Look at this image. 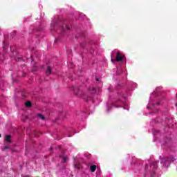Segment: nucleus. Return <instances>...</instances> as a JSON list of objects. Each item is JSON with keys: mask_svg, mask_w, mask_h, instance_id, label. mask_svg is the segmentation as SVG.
Wrapping results in <instances>:
<instances>
[{"mask_svg": "<svg viewBox=\"0 0 177 177\" xmlns=\"http://www.w3.org/2000/svg\"><path fill=\"white\" fill-rule=\"evenodd\" d=\"M25 106H26V107H31L32 106V103L30 101H28L25 102Z\"/></svg>", "mask_w": 177, "mask_h": 177, "instance_id": "0eeeda50", "label": "nucleus"}, {"mask_svg": "<svg viewBox=\"0 0 177 177\" xmlns=\"http://www.w3.org/2000/svg\"><path fill=\"white\" fill-rule=\"evenodd\" d=\"M0 138H2V134H0Z\"/></svg>", "mask_w": 177, "mask_h": 177, "instance_id": "412c9836", "label": "nucleus"}, {"mask_svg": "<svg viewBox=\"0 0 177 177\" xmlns=\"http://www.w3.org/2000/svg\"><path fill=\"white\" fill-rule=\"evenodd\" d=\"M74 167H75V168L80 169V167L78 166V165H75Z\"/></svg>", "mask_w": 177, "mask_h": 177, "instance_id": "ddd939ff", "label": "nucleus"}, {"mask_svg": "<svg viewBox=\"0 0 177 177\" xmlns=\"http://www.w3.org/2000/svg\"><path fill=\"white\" fill-rule=\"evenodd\" d=\"M15 35H16V32L13 31L12 34L11 35L12 38H13V37H15Z\"/></svg>", "mask_w": 177, "mask_h": 177, "instance_id": "f8f14e48", "label": "nucleus"}, {"mask_svg": "<svg viewBox=\"0 0 177 177\" xmlns=\"http://www.w3.org/2000/svg\"><path fill=\"white\" fill-rule=\"evenodd\" d=\"M60 158L62 159L63 162H67V158H66L65 156H59Z\"/></svg>", "mask_w": 177, "mask_h": 177, "instance_id": "9d476101", "label": "nucleus"}, {"mask_svg": "<svg viewBox=\"0 0 177 177\" xmlns=\"http://www.w3.org/2000/svg\"><path fill=\"white\" fill-rule=\"evenodd\" d=\"M125 59V55H123L121 53H117L116 54V59H111V62H122Z\"/></svg>", "mask_w": 177, "mask_h": 177, "instance_id": "f257e3e1", "label": "nucleus"}, {"mask_svg": "<svg viewBox=\"0 0 177 177\" xmlns=\"http://www.w3.org/2000/svg\"><path fill=\"white\" fill-rule=\"evenodd\" d=\"M37 116L39 117V118H41V120H45V116H44V115H42V114H41V113H39L38 115H37Z\"/></svg>", "mask_w": 177, "mask_h": 177, "instance_id": "9b49d317", "label": "nucleus"}, {"mask_svg": "<svg viewBox=\"0 0 177 177\" xmlns=\"http://www.w3.org/2000/svg\"><path fill=\"white\" fill-rule=\"evenodd\" d=\"M16 60H17V62H20V60H21V58L18 57V58L16 59Z\"/></svg>", "mask_w": 177, "mask_h": 177, "instance_id": "2eb2a0df", "label": "nucleus"}, {"mask_svg": "<svg viewBox=\"0 0 177 177\" xmlns=\"http://www.w3.org/2000/svg\"><path fill=\"white\" fill-rule=\"evenodd\" d=\"M148 167H149V165L147 164V165H145V168H147Z\"/></svg>", "mask_w": 177, "mask_h": 177, "instance_id": "6ab92c4d", "label": "nucleus"}, {"mask_svg": "<svg viewBox=\"0 0 177 177\" xmlns=\"http://www.w3.org/2000/svg\"><path fill=\"white\" fill-rule=\"evenodd\" d=\"M4 149H5V150H8V149H9V146H5Z\"/></svg>", "mask_w": 177, "mask_h": 177, "instance_id": "dca6fc26", "label": "nucleus"}, {"mask_svg": "<svg viewBox=\"0 0 177 177\" xmlns=\"http://www.w3.org/2000/svg\"><path fill=\"white\" fill-rule=\"evenodd\" d=\"M10 139H12V136L7 135L4 138V140H6V142H7L8 143H12V140Z\"/></svg>", "mask_w": 177, "mask_h": 177, "instance_id": "39448f33", "label": "nucleus"}, {"mask_svg": "<svg viewBox=\"0 0 177 177\" xmlns=\"http://www.w3.org/2000/svg\"><path fill=\"white\" fill-rule=\"evenodd\" d=\"M6 48H7V46H3V50H5V49H6Z\"/></svg>", "mask_w": 177, "mask_h": 177, "instance_id": "a211bd4d", "label": "nucleus"}, {"mask_svg": "<svg viewBox=\"0 0 177 177\" xmlns=\"http://www.w3.org/2000/svg\"><path fill=\"white\" fill-rule=\"evenodd\" d=\"M51 73H52V70L50 69V66H48L47 70L46 71V74L48 75Z\"/></svg>", "mask_w": 177, "mask_h": 177, "instance_id": "1a4fd4ad", "label": "nucleus"}, {"mask_svg": "<svg viewBox=\"0 0 177 177\" xmlns=\"http://www.w3.org/2000/svg\"><path fill=\"white\" fill-rule=\"evenodd\" d=\"M74 93H75V95H76V96H80V97L84 96V91L82 90V87H76L74 89Z\"/></svg>", "mask_w": 177, "mask_h": 177, "instance_id": "f03ea898", "label": "nucleus"}, {"mask_svg": "<svg viewBox=\"0 0 177 177\" xmlns=\"http://www.w3.org/2000/svg\"><path fill=\"white\" fill-rule=\"evenodd\" d=\"M90 171H91V172H95V171H96V165H91L90 167Z\"/></svg>", "mask_w": 177, "mask_h": 177, "instance_id": "6e6552de", "label": "nucleus"}, {"mask_svg": "<svg viewBox=\"0 0 177 177\" xmlns=\"http://www.w3.org/2000/svg\"><path fill=\"white\" fill-rule=\"evenodd\" d=\"M66 30H70L71 28H70V26L68 25H66Z\"/></svg>", "mask_w": 177, "mask_h": 177, "instance_id": "4468645a", "label": "nucleus"}, {"mask_svg": "<svg viewBox=\"0 0 177 177\" xmlns=\"http://www.w3.org/2000/svg\"><path fill=\"white\" fill-rule=\"evenodd\" d=\"M33 135H34L35 136H37V131H33Z\"/></svg>", "mask_w": 177, "mask_h": 177, "instance_id": "f3484780", "label": "nucleus"}, {"mask_svg": "<svg viewBox=\"0 0 177 177\" xmlns=\"http://www.w3.org/2000/svg\"><path fill=\"white\" fill-rule=\"evenodd\" d=\"M96 81H99V78H95Z\"/></svg>", "mask_w": 177, "mask_h": 177, "instance_id": "aec40b11", "label": "nucleus"}, {"mask_svg": "<svg viewBox=\"0 0 177 177\" xmlns=\"http://www.w3.org/2000/svg\"><path fill=\"white\" fill-rule=\"evenodd\" d=\"M151 168H153V169H157L158 168V163L157 162H153L150 164Z\"/></svg>", "mask_w": 177, "mask_h": 177, "instance_id": "20e7f679", "label": "nucleus"}, {"mask_svg": "<svg viewBox=\"0 0 177 177\" xmlns=\"http://www.w3.org/2000/svg\"><path fill=\"white\" fill-rule=\"evenodd\" d=\"M162 162L163 163V165L165 167H169V165L171 164V160L169 159V158H163L162 159Z\"/></svg>", "mask_w": 177, "mask_h": 177, "instance_id": "7ed1b4c3", "label": "nucleus"}, {"mask_svg": "<svg viewBox=\"0 0 177 177\" xmlns=\"http://www.w3.org/2000/svg\"><path fill=\"white\" fill-rule=\"evenodd\" d=\"M88 91L91 92L92 93H97V90L95 87H92L88 88Z\"/></svg>", "mask_w": 177, "mask_h": 177, "instance_id": "423d86ee", "label": "nucleus"}]
</instances>
